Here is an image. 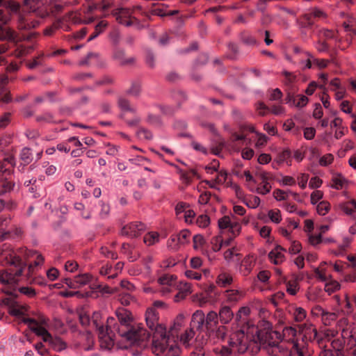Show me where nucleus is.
I'll use <instances>...</instances> for the list:
<instances>
[{"label": "nucleus", "mask_w": 356, "mask_h": 356, "mask_svg": "<svg viewBox=\"0 0 356 356\" xmlns=\"http://www.w3.org/2000/svg\"><path fill=\"white\" fill-rule=\"evenodd\" d=\"M118 323L113 317L107 318L108 328H113L120 337L123 338L130 346H145L144 343L149 338V333L139 326L131 325V312L124 309H119L115 312Z\"/></svg>", "instance_id": "f257e3e1"}, {"label": "nucleus", "mask_w": 356, "mask_h": 356, "mask_svg": "<svg viewBox=\"0 0 356 356\" xmlns=\"http://www.w3.org/2000/svg\"><path fill=\"white\" fill-rule=\"evenodd\" d=\"M146 323L150 332L149 336L152 335V352L159 355L163 354L166 348L164 343H170V337H166L165 328L158 323V314L153 309H149L146 312L145 314Z\"/></svg>", "instance_id": "f03ea898"}, {"label": "nucleus", "mask_w": 356, "mask_h": 356, "mask_svg": "<svg viewBox=\"0 0 356 356\" xmlns=\"http://www.w3.org/2000/svg\"><path fill=\"white\" fill-rule=\"evenodd\" d=\"M257 339L260 348L264 350L269 356H279L287 351V348L280 344L282 334L277 331L260 330L257 332Z\"/></svg>", "instance_id": "7ed1b4c3"}, {"label": "nucleus", "mask_w": 356, "mask_h": 356, "mask_svg": "<svg viewBox=\"0 0 356 356\" xmlns=\"http://www.w3.org/2000/svg\"><path fill=\"white\" fill-rule=\"evenodd\" d=\"M248 346L247 336L243 330H239L232 335L228 346H222L220 348H216L214 351L219 356H235L237 354L245 353Z\"/></svg>", "instance_id": "20e7f679"}, {"label": "nucleus", "mask_w": 356, "mask_h": 356, "mask_svg": "<svg viewBox=\"0 0 356 356\" xmlns=\"http://www.w3.org/2000/svg\"><path fill=\"white\" fill-rule=\"evenodd\" d=\"M184 319L183 314H179L174 323V325L170 327L168 333H166L167 337H170V343H164L166 348L164 356H179L180 353V348L177 346L176 339L177 337V331L182 326Z\"/></svg>", "instance_id": "39448f33"}, {"label": "nucleus", "mask_w": 356, "mask_h": 356, "mask_svg": "<svg viewBox=\"0 0 356 356\" xmlns=\"http://www.w3.org/2000/svg\"><path fill=\"white\" fill-rule=\"evenodd\" d=\"M14 161L13 157L5 159L3 161H0V196L10 192L14 187V183L8 180L7 177L10 175L11 170L6 168L5 162L13 164Z\"/></svg>", "instance_id": "423d86ee"}, {"label": "nucleus", "mask_w": 356, "mask_h": 356, "mask_svg": "<svg viewBox=\"0 0 356 356\" xmlns=\"http://www.w3.org/2000/svg\"><path fill=\"white\" fill-rule=\"evenodd\" d=\"M112 15L115 17L116 21L126 26L138 25L139 21L133 16L131 8H120L112 11Z\"/></svg>", "instance_id": "0eeeda50"}, {"label": "nucleus", "mask_w": 356, "mask_h": 356, "mask_svg": "<svg viewBox=\"0 0 356 356\" xmlns=\"http://www.w3.org/2000/svg\"><path fill=\"white\" fill-rule=\"evenodd\" d=\"M98 333L100 346L103 349L111 350L114 346L116 332L113 328H108V325L104 330H101Z\"/></svg>", "instance_id": "6e6552de"}, {"label": "nucleus", "mask_w": 356, "mask_h": 356, "mask_svg": "<svg viewBox=\"0 0 356 356\" xmlns=\"http://www.w3.org/2000/svg\"><path fill=\"white\" fill-rule=\"evenodd\" d=\"M145 229V225L141 222H131L121 229V234L129 238L138 237Z\"/></svg>", "instance_id": "1a4fd4ad"}, {"label": "nucleus", "mask_w": 356, "mask_h": 356, "mask_svg": "<svg viewBox=\"0 0 356 356\" xmlns=\"http://www.w3.org/2000/svg\"><path fill=\"white\" fill-rule=\"evenodd\" d=\"M297 331L292 327H286L283 330V336L289 337V340H292V348L291 350V356H304L302 349L300 348L297 341L293 340V337L296 336Z\"/></svg>", "instance_id": "9d476101"}, {"label": "nucleus", "mask_w": 356, "mask_h": 356, "mask_svg": "<svg viewBox=\"0 0 356 356\" xmlns=\"http://www.w3.org/2000/svg\"><path fill=\"white\" fill-rule=\"evenodd\" d=\"M22 248L18 250L17 252H13L9 254V257H6L8 264L19 268L15 271L17 276H21L22 275L24 267L26 266L25 262L23 261L22 256L24 257V254H22Z\"/></svg>", "instance_id": "9b49d317"}, {"label": "nucleus", "mask_w": 356, "mask_h": 356, "mask_svg": "<svg viewBox=\"0 0 356 356\" xmlns=\"http://www.w3.org/2000/svg\"><path fill=\"white\" fill-rule=\"evenodd\" d=\"M22 254H24V258L28 259L30 258L35 257L33 264L29 265V271L31 273L33 270V266H37L42 264L44 261V258L42 254H39L35 250H28L26 248H22Z\"/></svg>", "instance_id": "f8f14e48"}, {"label": "nucleus", "mask_w": 356, "mask_h": 356, "mask_svg": "<svg viewBox=\"0 0 356 356\" xmlns=\"http://www.w3.org/2000/svg\"><path fill=\"white\" fill-rule=\"evenodd\" d=\"M191 327L197 330H202L204 327V314L202 310L195 311L191 318Z\"/></svg>", "instance_id": "ddd939ff"}, {"label": "nucleus", "mask_w": 356, "mask_h": 356, "mask_svg": "<svg viewBox=\"0 0 356 356\" xmlns=\"http://www.w3.org/2000/svg\"><path fill=\"white\" fill-rule=\"evenodd\" d=\"M218 325V316L217 312L210 311L207 316L204 315V327L207 333L212 331Z\"/></svg>", "instance_id": "4468645a"}, {"label": "nucleus", "mask_w": 356, "mask_h": 356, "mask_svg": "<svg viewBox=\"0 0 356 356\" xmlns=\"http://www.w3.org/2000/svg\"><path fill=\"white\" fill-rule=\"evenodd\" d=\"M113 58L122 66L131 65L135 63V58L127 57L124 51L122 49L115 50Z\"/></svg>", "instance_id": "2eb2a0df"}, {"label": "nucleus", "mask_w": 356, "mask_h": 356, "mask_svg": "<svg viewBox=\"0 0 356 356\" xmlns=\"http://www.w3.org/2000/svg\"><path fill=\"white\" fill-rule=\"evenodd\" d=\"M16 38L15 31L7 25L0 24V41H15Z\"/></svg>", "instance_id": "dca6fc26"}, {"label": "nucleus", "mask_w": 356, "mask_h": 356, "mask_svg": "<svg viewBox=\"0 0 356 356\" xmlns=\"http://www.w3.org/2000/svg\"><path fill=\"white\" fill-rule=\"evenodd\" d=\"M6 304L9 307L8 313L13 316L19 317L24 315V310H26L25 307L21 306L14 300L7 299Z\"/></svg>", "instance_id": "f3484780"}, {"label": "nucleus", "mask_w": 356, "mask_h": 356, "mask_svg": "<svg viewBox=\"0 0 356 356\" xmlns=\"http://www.w3.org/2000/svg\"><path fill=\"white\" fill-rule=\"evenodd\" d=\"M219 320L222 324H228L234 318V313L228 306H222L218 314Z\"/></svg>", "instance_id": "a211bd4d"}, {"label": "nucleus", "mask_w": 356, "mask_h": 356, "mask_svg": "<svg viewBox=\"0 0 356 356\" xmlns=\"http://www.w3.org/2000/svg\"><path fill=\"white\" fill-rule=\"evenodd\" d=\"M285 250L280 245H277L270 252L268 257L274 264H280L284 261V254L282 253Z\"/></svg>", "instance_id": "6ab92c4d"}, {"label": "nucleus", "mask_w": 356, "mask_h": 356, "mask_svg": "<svg viewBox=\"0 0 356 356\" xmlns=\"http://www.w3.org/2000/svg\"><path fill=\"white\" fill-rule=\"evenodd\" d=\"M18 277L15 275V273H13L7 270L0 271V282L3 284H17Z\"/></svg>", "instance_id": "aec40b11"}, {"label": "nucleus", "mask_w": 356, "mask_h": 356, "mask_svg": "<svg viewBox=\"0 0 356 356\" xmlns=\"http://www.w3.org/2000/svg\"><path fill=\"white\" fill-rule=\"evenodd\" d=\"M227 327L223 325H218L212 331H209L207 335L213 339H223L227 334Z\"/></svg>", "instance_id": "412c9836"}, {"label": "nucleus", "mask_w": 356, "mask_h": 356, "mask_svg": "<svg viewBox=\"0 0 356 356\" xmlns=\"http://www.w3.org/2000/svg\"><path fill=\"white\" fill-rule=\"evenodd\" d=\"M326 14L324 13L323 10L318 8H312L309 13H305L304 15V18L306 19L309 24H312L313 22H312V17L316 18H325L326 17Z\"/></svg>", "instance_id": "4be33fe9"}, {"label": "nucleus", "mask_w": 356, "mask_h": 356, "mask_svg": "<svg viewBox=\"0 0 356 356\" xmlns=\"http://www.w3.org/2000/svg\"><path fill=\"white\" fill-rule=\"evenodd\" d=\"M30 330L38 336L42 337L44 341L47 342L51 339V334L43 327L38 325L30 326Z\"/></svg>", "instance_id": "5701e85b"}, {"label": "nucleus", "mask_w": 356, "mask_h": 356, "mask_svg": "<svg viewBox=\"0 0 356 356\" xmlns=\"http://www.w3.org/2000/svg\"><path fill=\"white\" fill-rule=\"evenodd\" d=\"M225 293L227 301L230 303L237 302L243 296V292L238 290H227Z\"/></svg>", "instance_id": "b1692460"}, {"label": "nucleus", "mask_w": 356, "mask_h": 356, "mask_svg": "<svg viewBox=\"0 0 356 356\" xmlns=\"http://www.w3.org/2000/svg\"><path fill=\"white\" fill-rule=\"evenodd\" d=\"M341 210L349 216L356 218V201L352 200L341 205Z\"/></svg>", "instance_id": "393cba45"}, {"label": "nucleus", "mask_w": 356, "mask_h": 356, "mask_svg": "<svg viewBox=\"0 0 356 356\" xmlns=\"http://www.w3.org/2000/svg\"><path fill=\"white\" fill-rule=\"evenodd\" d=\"M232 282V276L227 273H220L216 279V284L221 287H227L229 286Z\"/></svg>", "instance_id": "a878e982"}, {"label": "nucleus", "mask_w": 356, "mask_h": 356, "mask_svg": "<svg viewBox=\"0 0 356 356\" xmlns=\"http://www.w3.org/2000/svg\"><path fill=\"white\" fill-rule=\"evenodd\" d=\"M140 92L141 83L138 80L132 81L130 88L126 90V94L134 97H138Z\"/></svg>", "instance_id": "bb28decb"}, {"label": "nucleus", "mask_w": 356, "mask_h": 356, "mask_svg": "<svg viewBox=\"0 0 356 356\" xmlns=\"http://www.w3.org/2000/svg\"><path fill=\"white\" fill-rule=\"evenodd\" d=\"M35 27V24L29 22L23 16L20 15L17 20V28L21 31H28Z\"/></svg>", "instance_id": "cd10ccee"}, {"label": "nucleus", "mask_w": 356, "mask_h": 356, "mask_svg": "<svg viewBox=\"0 0 356 356\" xmlns=\"http://www.w3.org/2000/svg\"><path fill=\"white\" fill-rule=\"evenodd\" d=\"M118 104L122 111H129L133 113L136 112V109L131 106L130 102L124 97H119Z\"/></svg>", "instance_id": "c85d7f7f"}, {"label": "nucleus", "mask_w": 356, "mask_h": 356, "mask_svg": "<svg viewBox=\"0 0 356 356\" xmlns=\"http://www.w3.org/2000/svg\"><path fill=\"white\" fill-rule=\"evenodd\" d=\"M20 159L24 165L29 164L33 160L31 149L24 147L20 152Z\"/></svg>", "instance_id": "c756f323"}, {"label": "nucleus", "mask_w": 356, "mask_h": 356, "mask_svg": "<svg viewBox=\"0 0 356 356\" xmlns=\"http://www.w3.org/2000/svg\"><path fill=\"white\" fill-rule=\"evenodd\" d=\"M177 277L168 274L163 275L159 277L158 282L160 285H175Z\"/></svg>", "instance_id": "7c9ffc66"}, {"label": "nucleus", "mask_w": 356, "mask_h": 356, "mask_svg": "<svg viewBox=\"0 0 356 356\" xmlns=\"http://www.w3.org/2000/svg\"><path fill=\"white\" fill-rule=\"evenodd\" d=\"M107 25H108V23L106 21H101L100 22H99L95 26V31L88 38V41H91L93 39L96 38L101 33H102L104 31V30L107 26Z\"/></svg>", "instance_id": "2f4dec72"}, {"label": "nucleus", "mask_w": 356, "mask_h": 356, "mask_svg": "<svg viewBox=\"0 0 356 356\" xmlns=\"http://www.w3.org/2000/svg\"><path fill=\"white\" fill-rule=\"evenodd\" d=\"M75 282L78 288L88 284L90 282L91 276L89 274H81L74 277Z\"/></svg>", "instance_id": "473e14b6"}, {"label": "nucleus", "mask_w": 356, "mask_h": 356, "mask_svg": "<svg viewBox=\"0 0 356 356\" xmlns=\"http://www.w3.org/2000/svg\"><path fill=\"white\" fill-rule=\"evenodd\" d=\"M102 315L99 312H95L92 316V322L97 329V332L101 330H104L103 324L101 323Z\"/></svg>", "instance_id": "72a5a7b5"}, {"label": "nucleus", "mask_w": 356, "mask_h": 356, "mask_svg": "<svg viewBox=\"0 0 356 356\" xmlns=\"http://www.w3.org/2000/svg\"><path fill=\"white\" fill-rule=\"evenodd\" d=\"M159 235L157 232H149L144 236V242L147 245H152L159 241Z\"/></svg>", "instance_id": "f704fd0d"}, {"label": "nucleus", "mask_w": 356, "mask_h": 356, "mask_svg": "<svg viewBox=\"0 0 356 356\" xmlns=\"http://www.w3.org/2000/svg\"><path fill=\"white\" fill-rule=\"evenodd\" d=\"M194 329L190 328L186 330L185 333L183 334L180 337V341L186 346L189 345V341L192 339L195 335Z\"/></svg>", "instance_id": "c9c22d12"}, {"label": "nucleus", "mask_w": 356, "mask_h": 356, "mask_svg": "<svg viewBox=\"0 0 356 356\" xmlns=\"http://www.w3.org/2000/svg\"><path fill=\"white\" fill-rule=\"evenodd\" d=\"M243 202L247 207L255 209L259 205L261 200L257 196H252L250 198H245Z\"/></svg>", "instance_id": "e433bc0d"}, {"label": "nucleus", "mask_w": 356, "mask_h": 356, "mask_svg": "<svg viewBox=\"0 0 356 356\" xmlns=\"http://www.w3.org/2000/svg\"><path fill=\"white\" fill-rule=\"evenodd\" d=\"M291 191L276 189L273 192V196L277 201L286 200L290 195Z\"/></svg>", "instance_id": "4c0bfd02"}, {"label": "nucleus", "mask_w": 356, "mask_h": 356, "mask_svg": "<svg viewBox=\"0 0 356 356\" xmlns=\"http://www.w3.org/2000/svg\"><path fill=\"white\" fill-rule=\"evenodd\" d=\"M49 342L51 343L54 348L57 351L65 350L67 347L65 342L62 341L60 338H56L54 339L51 337V339Z\"/></svg>", "instance_id": "58836bf2"}, {"label": "nucleus", "mask_w": 356, "mask_h": 356, "mask_svg": "<svg viewBox=\"0 0 356 356\" xmlns=\"http://www.w3.org/2000/svg\"><path fill=\"white\" fill-rule=\"evenodd\" d=\"M61 295L63 297L65 298H70L73 296H77L79 298H84V297H89L92 296V292H86L85 293H82L80 291H63L61 292Z\"/></svg>", "instance_id": "ea45409f"}, {"label": "nucleus", "mask_w": 356, "mask_h": 356, "mask_svg": "<svg viewBox=\"0 0 356 356\" xmlns=\"http://www.w3.org/2000/svg\"><path fill=\"white\" fill-rule=\"evenodd\" d=\"M20 6L18 3L15 1H8L5 5L3 9L8 10V13L10 14L11 17L13 16V14L17 13L19 10Z\"/></svg>", "instance_id": "a19ab883"}, {"label": "nucleus", "mask_w": 356, "mask_h": 356, "mask_svg": "<svg viewBox=\"0 0 356 356\" xmlns=\"http://www.w3.org/2000/svg\"><path fill=\"white\" fill-rule=\"evenodd\" d=\"M257 177L261 181L260 184L269 183V180L273 179V175L265 171H259L257 173Z\"/></svg>", "instance_id": "79ce46f5"}, {"label": "nucleus", "mask_w": 356, "mask_h": 356, "mask_svg": "<svg viewBox=\"0 0 356 356\" xmlns=\"http://www.w3.org/2000/svg\"><path fill=\"white\" fill-rule=\"evenodd\" d=\"M268 216L273 222L277 224L280 223L282 220L281 213L279 209L269 210Z\"/></svg>", "instance_id": "37998d69"}, {"label": "nucleus", "mask_w": 356, "mask_h": 356, "mask_svg": "<svg viewBox=\"0 0 356 356\" xmlns=\"http://www.w3.org/2000/svg\"><path fill=\"white\" fill-rule=\"evenodd\" d=\"M12 17L8 10L0 8V24L8 25Z\"/></svg>", "instance_id": "c03bdc74"}, {"label": "nucleus", "mask_w": 356, "mask_h": 356, "mask_svg": "<svg viewBox=\"0 0 356 356\" xmlns=\"http://www.w3.org/2000/svg\"><path fill=\"white\" fill-rule=\"evenodd\" d=\"M253 261L254 259L252 256H248L242 261L241 266L244 267L246 274H248L251 271L253 266Z\"/></svg>", "instance_id": "a18cd8bd"}, {"label": "nucleus", "mask_w": 356, "mask_h": 356, "mask_svg": "<svg viewBox=\"0 0 356 356\" xmlns=\"http://www.w3.org/2000/svg\"><path fill=\"white\" fill-rule=\"evenodd\" d=\"M240 38L242 42H243L246 45L252 46L257 44L256 39L253 36L246 33H242L241 34Z\"/></svg>", "instance_id": "49530a36"}, {"label": "nucleus", "mask_w": 356, "mask_h": 356, "mask_svg": "<svg viewBox=\"0 0 356 356\" xmlns=\"http://www.w3.org/2000/svg\"><path fill=\"white\" fill-rule=\"evenodd\" d=\"M191 293L190 286L187 284L184 286L183 290L179 291L175 296V301L179 302L184 299Z\"/></svg>", "instance_id": "de8ad7c7"}, {"label": "nucleus", "mask_w": 356, "mask_h": 356, "mask_svg": "<svg viewBox=\"0 0 356 356\" xmlns=\"http://www.w3.org/2000/svg\"><path fill=\"white\" fill-rule=\"evenodd\" d=\"M190 232L188 230L181 231L176 237L177 238V242L179 244H184L188 242V238L190 237Z\"/></svg>", "instance_id": "09e8293b"}, {"label": "nucleus", "mask_w": 356, "mask_h": 356, "mask_svg": "<svg viewBox=\"0 0 356 356\" xmlns=\"http://www.w3.org/2000/svg\"><path fill=\"white\" fill-rule=\"evenodd\" d=\"M337 315L333 312H323V320L326 325L330 324L332 321L337 319Z\"/></svg>", "instance_id": "8fccbe9b"}, {"label": "nucleus", "mask_w": 356, "mask_h": 356, "mask_svg": "<svg viewBox=\"0 0 356 356\" xmlns=\"http://www.w3.org/2000/svg\"><path fill=\"white\" fill-rule=\"evenodd\" d=\"M294 318L297 322L302 321L307 315L306 311L302 307L296 308L294 313Z\"/></svg>", "instance_id": "3c124183"}, {"label": "nucleus", "mask_w": 356, "mask_h": 356, "mask_svg": "<svg viewBox=\"0 0 356 356\" xmlns=\"http://www.w3.org/2000/svg\"><path fill=\"white\" fill-rule=\"evenodd\" d=\"M316 209L319 215L325 216L330 209V204L327 202L322 201L317 205Z\"/></svg>", "instance_id": "603ef678"}, {"label": "nucleus", "mask_w": 356, "mask_h": 356, "mask_svg": "<svg viewBox=\"0 0 356 356\" xmlns=\"http://www.w3.org/2000/svg\"><path fill=\"white\" fill-rule=\"evenodd\" d=\"M137 136L140 138H143L145 140H152L153 138V135L149 130L142 127L138 130Z\"/></svg>", "instance_id": "864d4df0"}, {"label": "nucleus", "mask_w": 356, "mask_h": 356, "mask_svg": "<svg viewBox=\"0 0 356 356\" xmlns=\"http://www.w3.org/2000/svg\"><path fill=\"white\" fill-rule=\"evenodd\" d=\"M298 289V284L296 281H290L286 284V291L292 296L296 295Z\"/></svg>", "instance_id": "5fc2aeb1"}, {"label": "nucleus", "mask_w": 356, "mask_h": 356, "mask_svg": "<svg viewBox=\"0 0 356 356\" xmlns=\"http://www.w3.org/2000/svg\"><path fill=\"white\" fill-rule=\"evenodd\" d=\"M271 188L272 186L270 183H266V184H260L256 188V192L261 195H266L270 193Z\"/></svg>", "instance_id": "6e6d98bb"}, {"label": "nucleus", "mask_w": 356, "mask_h": 356, "mask_svg": "<svg viewBox=\"0 0 356 356\" xmlns=\"http://www.w3.org/2000/svg\"><path fill=\"white\" fill-rule=\"evenodd\" d=\"M256 108L259 115L261 116L266 115L270 111V108L263 102L257 103L256 105Z\"/></svg>", "instance_id": "4d7b16f0"}, {"label": "nucleus", "mask_w": 356, "mask_h": 356, "mask_svg": "<svg viewBox=\"0 0 356 356\" xmlns=\"http://www.w3.org/2000/svg\"><path fill=\"white\" fill-rule=\"evenodd\" d=\"M19 291L29 298H33L36 295L35 289L29 286L20 287Z\"/></svg>", "instance_id": "13d9d810"}, {"label": "nucleus", "mask_w": 356, "mask_h": 356, "mask_svg": "<svg viewBox=\"0 0 356 356\" xmlns=\"http://www.w3.org/2000/svg\"><path fill=\"white\" fill-rule=\"evenodd\" d=\"M133 298L130 294L127 293H122L119 295V300L122 305L127 306L132 301Z\"/></svg>", "instance_id": "bf43d9fd"}, {"label": "nucleus", "mask_w": 356, "mask_h": 356, "mask_svg": "<svg viewBox=\"0 0 356 356\" xmlns=\"http://www.w3.org/2000/svg\"><path fill=\"white\" fill-rule=\"evenodd\" d=\"M334 160V156L332 154H327L323 156L319 160V164L322 166H327L330 164Z\"/></svg>", "instance_id": "052dcab7"}, {"label": "nucleus", "mask_w": 356, "mask_h": 356, "mask_svg": "<svg viewBox=\"0 0 356 356\" xmlns=\"http://www.w3.org/2000/svg\"><path fill=\"white\" fill-rule=\"evenodd\" d=\"M231 220L229 216H225L218 220V227L221 229L229 228Z\"/></svg>", "instance_id": "680f3d73"}, {"label": "nucleus", "mask_w": 356, "mask_h": 356, "mask_svg": "<svg viewBox=\"0 0 356 356\" xmlns=\"http://www.w3.org/2000/svg\"><path fill=\"white\" fill-rule=\"evenodd\" d=\"M209 222L210 219L207 215H201L197 219V224L200 227H206Z\"/></svg>", "instance_id": "e2e57ef3"}, {"label": "nucleus", "mask_w": 356, "mask_h": 356, "mask_svg": "<svg viewBox=\"0 0 356 356\" xmlns=\"http://www.w3.org/2000/svg\"><path fill=\"white\" fill-rule=\"evenodd\" d=\"M211 243L213 244V250L214 252H218L220 250L222 245V240L220 236H216L212 238Z\"/></svg>", "instance_id": "0e129e2a"}, {"label": "nucleus", "mask_w": 356, "mask_h": 356, "mask_svg": "<svg viewBox=\"0 0 356 356\" xmlns=\"http://www.w3.org/2000/svg\"><path fill=\"white\" fill-rule=\"evenodd\" d=\"M340 352V349L333 350L332 349L324 348L321 350L319 356H339Z\"/></svg>", "instance_id": "69168bd1"}, {"label": "nucleus", "mask_w": 356, "mask_h": 356, "mask_svg": "<svg viewBox=\"0 0 356 356\" xmlns=\"http://www.w3.org/2000/svg\"><path fill=\"white\" fill-rule=\"evenodd\" d=\"M147 122L151 124L154 125H161V118L155 115H153L152 113L148 114L147 118Z\"/></svg>", "instance_id": "338daca9"}, {"label": "nucleus", "mask_w": 356, "mask_h": 356, "mask_svg": "<svg viewBox=\"0 0 356 356\" xmlns=\"http://www.w3.org/2000/svg\"><path fill=\"white\" fill-rule=\"evenodd\" d=\"M282 74L285 76V79H286L285 83L286 85L292 84L296 79V76L290 72L284 71L282 72Z\"/></svg>", "instance_id": "774afa93"}]
</instances>
